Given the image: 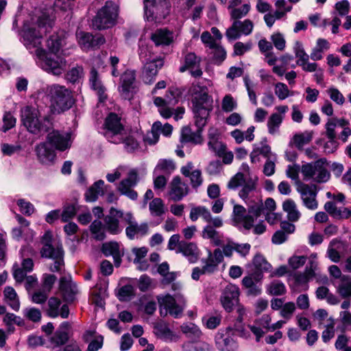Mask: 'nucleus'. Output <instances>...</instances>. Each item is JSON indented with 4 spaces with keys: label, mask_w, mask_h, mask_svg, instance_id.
<instances>
[{
    "label": "nucleus",
    "mask_w": 351,
    "mask_h": 351,
    "mask_svg": "<svg viewBox=\"0 0 351 351\" xmlns=\"http://www.w3.org/2000/svg\"><path fill=\"white\" fill-rule=\"evenodd\" d=\"M346 123V122L345 119H329L325 125L326 136H327V138L328 139H336V128L339 126H343L344 124Z\"/></svg>",
    "instance_id": "ea45409f"
},
{
    "label": "nucleus",
    "mask_w": 351,
    "mask_h": 351,
    "mask_svg": "<svg viewBox=\"0 0 351 351\" xmlns=\"http://www.w3.org/2000/svg\"><path fill=\"white\" fill-rule=\"evenodd\" d=\"M337 291L343 298L351 297V278L347 276H342Z\"/></svg>",
    "instance_id": "de8ad7c7"
},
{
    "label": "nucleus",
    "mask_w": 351,
    "mask_h": 351,
    "mask_svg": "<svg viewBox=\"0 0 351 351\" xmlns=\"http://www.w3.org/2000/svg\"><path fill=\"white\" fill-rule=\"evenodd\" d=\"M38 160L45 165H52L56 159L55 151L49 147L47 142L40 143L35 147Z\"/></svg>",
    "instance_id": "aec40b11"
},
{
    "label": "nucleus",
    "mask_w": 351,
    "mask_h": 351,
    "mask_svg": "<svg viewBox=\"0 0 351 351\" xmlns=\"http://www.w3.org/2000/svg\"><path fill=\"white\" fill-rule=\"evenodd\" d=\"M208 146L210 150L218 156H221L226 152V145L219 141V138L208 141Z\"/></svg>",
    "instance_id": "338daca9"
},
{
    "label": "nucleus",
    "mask_w": 351,
    "mask_h": 351,
    "mask_svg": "<svg viewBox=\"0 0 351 351\" xmlns=\"http://www.w3.org/2000/svg\"><path fill=\"white\" fill-rule=\"evenodd\" d=\"M163 64L162 59H156L146 62L143 70V80L144 82L148 84L153 83L158 70L162 67Z\"/></svg>",
    "instance_id": "5701e85b"
},
{
    "label": "nucleus",
    "mask_w": 351,
    "mask_h": 351,
    "mask_svg": "<svg viewBox=\"0 0 351 351\" xmlns=\"http://www.w3.org/2000/svg\"><path fill=\"white\" fill-rule=\"evenodd\" d=\"M194 166L192 162H189L181 168V173L185 177L189 178L192 187L197 189L203 183L202 172L199 169H193Z\"/></svg>",
    "instance_id": "a878e982"
},
{
    "label": "nucleus",
    "mask_w": 351,
    "mask_h": 351,
    "mask_svg": "<svg viewBox=\"0 0 351 351\" xmlns=\"http://www.w3.org/2000/svg\"><path fill=\"white\" fill-rule=\"evenodd\" d=\"M237 108L236 99L230 94L226 95L221 101V109L225 112H231Z\"/></svg>",
    "instance_id": "e2e57ef3"
},
{
    "label": "nucleus",
    "mask_w": 351,
    "mask_h": 351,
    "mask_svg": "<svg viewBox=\"0 0 351 351\" xmlns=\"http://www.w3.org/2000/svg\"><path fill=\"white\" fill-rule=\"evenodd\" d=\"M239 296V289L237 285L228 284L225 287L221 296V302L226 311H232L234 306L238 303Z\"/></svg>",
    "instance_id": "dca6fc26"
},
{
    "label": "nucleus",
    "mask_w": 351,
    "mask_h": 351,
    "mask_svg": "<svg viewBox=\"0 0 351 351\" xmlns=\"http://www.w3.org/2000/svg\"><path fill=\"white\" fill-rule=\"evenodd\" d=\"M89 81L91 88L97 91L99 101H104L107 97L105 93L106 88L103 86L101 81L99 78L98 73L94 68L90 71Z\"/></svg>",
    "instance_id": "72a5a7b5"
},
{
    "label": "nucleus",
    "mask_w": 351,
    "mask_h": 351,
    "mask_svg": "<svg viewBox=\"0 0 351 351\" xmlns=\"http://www.w3.org/2000/svg\"><path fill=\"white\" fill-rule=\"evenodd\" d=\"M149 210L152 217H160L165 214L167 208L162 199L155 197L149 202Z\"/></svg>",
    "instance_id": "79ce46f5"
},
{
    "label": "nucleus",
    "mask_w": 351,
    "mask_h": 351,
    "mask_svg": "<svg viewBox=\"0 0 351 351\" xmlns=\"http://www.w3.org/2000/svg\"><path fill=\"white\" fill-rule=\"evenodd\" d=\"M54 16L51 8L36 10L32 15L24 21L21 30L23 43L30 52L35 51L38 65L48 73L61 75L66 69V62L58 53H47L40 47L43 34L52 27Z\"/></svg>",
    "instance_id": "f257e3e1"
},
{
    "label": "nucleus",
    "mask_w": 351,
    "mask_h": 351,
    "mask_svg": "<svg viewBox=\"0 0 351 351\" xmlns=\"http://www.w3.org/2000/svg\"><path fill=\"white\" fill-rule=\"evenodd\" d=\"M104 182L102 180H99L95 182L91 186H90V188L86 192V200L90 202H95L98 199L99 195H104Z\"/></svg>",
    "instance_id": "e433bc0d"
},
{
    "label": "nucleus",
    "mask_w": 351,
    "mask_h": 351,
    "mask_svg": "<svg viewBox=\"0 0 351 351\" xmlns=\"http://www.w3.org/2000/svg\"><path fill=\"white\" fill-rule=\"evenodd\" d=\"M74 1L75 0H55L53 3L55 10L69 13L73 10Z\"/></svg>",
    "instance_id": "680f3d73"
},
{
    "label": "nucleus",
    "mask_w": 351,
    "mask_h": 351,
    "mask_svg": "<svg viewBox=\"0 0 351 351\" xmlns=\"http://www.w3.org/2000/svg\"><path fill=\"white\" fill-rule=\"evenodd\" d=\"M175 169L176 165L173 160L170 159H160L154 169V173H156L158 171L171 173Z\"/></svg>",
    "instance_id": "bf43d9fd"
},
{
    "label": "nucleus",
    "mask_w": 351,
    "mask_h": 351,
    "mask_svg": "<svg viewBox=\"0 0 351 351\" xmlns=\"http://www.w3.org/2000/svg\"><path fill=\"white\" fill-rule=\"evenodd\" d=\"M293 51L295 57L298 58L296 62L297 64L299 65L301 62L309 60V55H308L303 47V45L300 41H296L294 44Z\"/></svg>",
    "instance_id": "69168bd1"
},
{
    "label": "nucleus",
    "mask_w": 351,
    "mask_h": 351,
    "mask_svg": "<svg viewBox=\"0 0 351 351\" xmlns=\"http://www.w3.org/2000/svg\"><path fill=\"white\" fill-rule=\"evenodd\" d=\"M286 291L285 285L279 280H274L267 286V292L272 295H282Z\"/></svg>",
    "instance_id": "5fc2aeb1"
},
{
    "label": "nucleus",
    "mask_w": 351,
    "mask_h": 351,
    "mask_svg": "<svg viewBox=\"0 0 351 351\" xmlns=\"http://www.w3.org/2000/svg\"><path fill=\"white\" fill-rule=\"evenodd\" d=\"M183 351H214L211 346L202 341H189L182 346Z\"/></svg>",
    "instance_id": "37998d69"
},
{
    "label": "nucleus",
    "mask_w": 351,
    "mask_h": 351,
    "mask_svg": "<svg viewBox=\"0 0 351 351\" xmlns=\"http://www.w3.org/2000/svg\"><path fill=\"white\" fill-rule=\"evenodd\" d=\"M47 305L48 308L47 310V313L50 317L55 318L60 315L61 317L65 319L69 317V306L66 304H63L60 309V306L61 305V301L60 299L51 297L49 299Z\"/></svg>",
    "instance_id": "4be33fe9"
},
{
    "label": "nucleus",
    "mask_w": 351,
    "mask_h": 351,
    "mask_svg": "<svg viewBox=\"0 0 351 351\" xmlns=\"http://www.w3.org/2000/svg\"><path fill=\"white\" fill-rule=\"evenodd\" d=\"M318 269L317 254H312L308 258V262L304 273L311 280L316 276Z\"/></svg>",
    "instance_id": "8fccbe9b"
},
{
    "label": "nucleus",
    "mask_w": 351,
    "mask_h": 351,
    "mask_svg": "<svg viewBox=\"0 0 351 351\" xmlns=\"http://www.w3.org/2000/svg\"><path fill=\"white\" fill-rule=\"evenodd\" d=\"M248 215H251L255 219L265 214V207L261 197L248 204Z\"/></svg>",
    "instance_id": "49530a36"
},
{
    "label": "nucleus",
    "mask_w": 351,
    "mask_h": 351,
    "mask_svg": "<svg viewBox=\"0 0 351 351\" xmlns=\"http://www.w3.org/2000/svg\"><path fill=\"white\" fill-rule=\"evenodd\" d=\"M64 45V40L62 34L51 35L47 40V53H59L60 49Z\"/></svg>",
    "instance_id": "a19ab883"
},
{
    "label": "nucleus",
    "mask_w": 351,
    "mask_h": 351,
    "mask_svg": "<svg viewBox=\"0 0 351 351\" xmlns=\"http://www.w3.org/2000/svg\"><path fill=\"white\" fill-rule=\"evenodd\" d=\"M201 62V58L194 52H186L183 55L182 64L180 66L179 71L184 73L189 71L192 77L195 78L200 77L203 74Z\"/></svg>",
    "instance_id": "9b49d317"
},
{
    "label": "nucleus",
    "mask_w": 351,
    "mask_h": 351,
    "mask_svg": "<svg viewBox=\"0 0 351 351\" xmlns=\"http://www.w3.org/2000/svg\"><path fill=\"white\" fill-rule=\"evenodd\" d=\"M3 294L9 306L13 310L18 311L20 308V302L15 290L11 287H6L4 289Z\"/></svg>",
    "instance_id": "a18cd8bd"
},
{
    "label": "nucleus",
    "mask_w": 351,
    "mask_h": 351,
    "mask_svg": "<svg viewBox=\"0 0 351 351\" xmlns=\"http://www.w3.org/2000/svg\"><path fill=\"white\" fill-rule=\"evenodd\" d=\"M101 251L106 256H112L117 266L120 265L121 253L118 243L113 241L104 243L102 245Z\"/></svg>",
    "instance_id": "f704fd0d"
},
{
    "label": "nucleus",
    "mask_w": 351,
    "mask_h": 351,
    "mask_svg": "<svg viewBox=\"0 0 351 351\" xmlns=\"http://www.w3.org/2000/svg\"><path fill=\"white\" fill-rule=\"evenodd\" d=\"M178 101V93L177 90L169 88L165 97H156L154 99V104L158 108L160 115L168 119L173 114L171 106L176 105Z\"/></svg>",
    "instance_id": "9d476101"
},
{
    "label": "nucleus",
    "mask_w": 351,
    "mask_h": 351,
    "mask_svg": "<svg viewBox=\"0 0 351 351\" xmlns=\"http://www.w3.org/2000/svg\"><path fill=\"white\" fill-rule=\"evenodd\" d=\"M256 179H248L239 192V197L248 204L261 197Z\"/></svg>",
    "instance_id": "f3484780"
},
{
    "label": "nucleus",
    "mask_w": 351,
    "mask_h": 351,
    "mask_svg": "<svg viewBox=\"0 0 351 351\" xmlns=\"http://www.w3.org/2000/svg\"><path fill=\"white\" fill-rule=\"evenodd\" d=\"M148 232L149 226L147 223L138 224L136 221L125 228L126 236L130 240H133L136 235L145 236Z\"/></svg>",
    "instance_id": "c9c22d12"
},
{
    "label": "nucleus",
    "mask_w": 351,
    "mask_h": 351,
    "mask_svg": "<svg viewBox=\"0 0 351 351\" xmlns=\"http://www.w3.org/2000/svg\"><path fill=\"white\" fill-rule=\"evenodd\" d=\"M176 252L182 253L191 263H195L199 258V249L197 245L192 242L181 241L180 248Z\"/></svg>",
    "instance_id": "c756f323"
},
{
    "label": "nucleus",
    "mask_w": 351,
    "mask_h": 351,
    "mask_svg": "<svg viewBox=\"0 0 351 351\" xmlns=\"http://www.w3.org/2000/svg\"><path fill=\"white\" fill-rule=\"evenodd\" d=\"M162 1L163 3L167 5V1ZM161 3V0H144L145 18L147 21L156 22L158 19H160L158 14Z\"/></svg>",
    "instance_id": "c85d7f7f"
},
{
    "label": "nucleus",
    "mask_w": 351,
    "mask_h": 351,
    "mask_svg": "<svg viewBox=\"0 0 351 351\" xmlns=\"http://www.w3.org/2000/svg\"><path fill=\"white\" fill-rule=\"evenodd\" d=\"M138 182L137 171L135 169H132L129 171L128 177L120 182L118 190L121 194L127 196L132 200H136L138 193L132 188L137 184Z\"/></svg>",
    "instance_id": "2eb2a0df"
},
{
    "label": "nucleus",
    "mask_w": 351,
    "mask_h": 351,
    "mask_svg": "<svg viewBox=\"0 0 351 351\" xmlns=\"http://www.w3.org/2000/svg\"><path fill=\"white\" fill-rule=\"evenodd\" d=\"M106 227L100 221L95 220L90 226V230L94 238L98 241H102L106 237Z\"/></svg>",
    "instance_id": "3c124183"
},
{
    "label": "nucleus",
    "mask_w": 351,
    "mask_h": 351,
    "mask_svg": "<svg viewBox=\"0 0 351 351\" xmlns=\"http://www.w3.org/2000/svg\"><path fill=\"white\" fill-rule=\"evenodd\" d=\"M209 224L206 226L202 230V237L210 239L215 245L221 244V236L214 228H220L223 226V221L219 217H213Z\"/></svg>",
    "instance_id": "a211bd4d"
},
{
    "label": "nucleus",
    "mask_w": 351,
    "mask_h": 351,
    "mask_svg": "<svg viewBox=\"0 0 351 351\" xmlns=\"http://www.w3.org/2000/svg\"><path fill=\"white\" fill-rule=\"evenodd\" d=\"M78 43L83 50L93 49V36L90 33L80 32L77 34Z\"/></svg>",
    "instance_id": "09e8293b"
},
{
    "label": "nucleus",
    "mask_w": 351,
    "mask_h": 351,
    "mask_svg": "<svg viewBox=\"0 0 351 351\" xmlns=\"http://www.w3.org/2000/svg\"><path fill=\"white\" fill-rule=\"evenodd\" d=\"M244 177V173L238 172L233 177L231 178L230 181L227 184V187L231 190H236L239 186H243V185L246 182Z\"/></svg>",
    "instance_id": "774afa93"
},
{
    "label": "nucleus",
    "mask_w": 351,
    "mask_h": 351,
    "mask_svg": "<svg viewBox=\"0 0 351 351\" xmlns=\"http://www.w3.org/2000/svg\"><path fill=\"white\" fill-rule=\"evenodd\" d=\"M181 330L189 338H199L202 335L199 327L193 323L183 324Z\"/></svg>",
    "instance_id": "13d9d810"
},
{
    "label": "nucleus",
    "mask_w": 351,
    "mask_h": 351,
    "mask_svg": "<svg viewBox=\"0 0 351 351\" xmlns=\"http://www.w3.org/2000/svg\"><path fill=\"white\" fill-rule=\"evenodd\" d=\"M282 121V115L277 113H273L269 117L267 121V128L269 133H270L271 134H276L278 132V128L281 125Z\"/></svg>",
    "instance_id": "603ef678"
},
{
    "label": "nucleus",
    "mask_w": 351,
    "mask_h": 351,
    "mask_svg": "<svg viewBox=\"0 0 351 351\" xmlns=\"http://www.w3.org/2000/svg\"><path fill=\"white\" fill-rule=\"evenodd\" d=\"M326 160L321 158L315 162L306 163L301 167V173L304 180H312L317 183L326 182L330 177L326 167Z\"/></svg>",
    "instance_id": "423d86ee"
},
{
    "label": "nucleus",
    "mask_w": 351,
    "mask_h": 351,
    "mask_svg": "<svg viewBox=\"0 0 351 351\" xmlns=\"http://www.w3.org/2000/svg\"><path fill=\"white\" fill-rule=\"evenodd\" d=\"M21 256L23 259L21 263V268L27 272H30L34 268V262L32 257L35 255L36 252L33 248L29 245L23 246L21 251Z\"/></svg>",
    "instance_id": "473e14b6"
},
{
    "label": "nucleus",
    "mask_w": 351,
    "mask_h": 351,
    "mask_svg": "<svg viewBox=\"0 0 351 351\" xmlns=\"http://www.w3.org/2000/svg\"><path fill=\"white\" fill-rule=\"evenodd\" d=\"M208 252V258L202 259V262L204 264V271H207L208 274H211L217 270L219 264L223 259V255L219 248L215 249L213 252H211L210 250Z\"/></svg>",
    "instance_id": "bb28decb"
},
{
    "label": "nucleus",
    "mask_w": 351,
    "mask_h": 351,
    "mask_svg": "<svg viewBox=\"0 0 351 351\" xmlns=\"http://www.w3.org/2000/svg\"><path fill=\"white\" fill-rule=\"evenodd\" d=\"M160 128L161 123L160 121H156L153 124L151 131L147 132L145 138V141L148 144L154 145L158 142Z\"/></svg>",
    "instance_id": "4d7b16f0"
},
{
    "label": "nucleus",
    "mask_w": 351,
    "mask_h": 351,
    "mask_svg": "<svg viewBox=\"0 0 351 351\" xmlns=\"http://www.w3.org/2000/svg\"><path fill=\"white\" fill-rule=\"evenodd\" d=\"M77 207L75 204H66L62 207V210H60L61 221L62 222H67L73 219L77 213Z\"/></svg>",
    "instance_id": "864d4df0"
},
{
    "label": "nucleus",
    "mask_w": 351,
    "mask_h": 351,
    "mask_svg": "<svg viewBox=\"0 0 351 351\" xmlns=\"http://www.w3.org/2000/svg\"><path fill=\"white\" fill-rule=\"evenodd\" d=\"M172 34L167 29H157L152 35V40L156 45H169L172 42Z\"/></svg>",
    "instance_id": "58836bf2"
},
{
    "label": "nucleus",
    "mask_w": 351,
    "mask_h": 351,
    "mask_svg": "<svg viewBox=\"0 0 351 351\" xmlns=\"http://www.w3.org/2000/svg\"><path fill=\"white\" fill-rule=\"evenodd\" d=\"M45 93L54 113L60 114L68 110L74 104L71 91L64 86L58 84L48 85Z\"/></svg>",
    "instance_id": "7ed1b4c3"
},
{
    "label": "nucleus",
    "mask_w": 351,
    "mask_h": 351,
    "mask_svg": "<svg viewBox=\"0 0 351 351\" xmlns=\"http://www.w3.org/2000/svg\"><path fill=\"white\" fill-rule=\"evenodd\" d=\"M59 289L62 292L64 298L69 302L73 301L75 295L77 293V287L72 282L70 275H64L60 278Z\"/></svg>",
    "instance_id": "393cba45"
},
{
    "label": "nucleus",
    "mask_w": 351,
    "mask_h": 351,
    "mask_svg": "<svg viewBox=\"0 0 351 351\" xmlns=\"http://www.w3.org/2000/svg\"><path fill=\"white\" fill-rule=\"evenodd\" d=\"M40 254L43 257L45 258H57L62 256V250L60 247L54 248L51 244L45 245L40 250Z\"/></svg>",
    "instance_id": "052dcab7"
},
{
    "label": "nucleus",
    "mask_w": 351,
    "mask_h": 351,
    "mask_svg": "<svg viewBox=\"0 0 351 351\" xmlns=\"http://www.w3.org/2000/svg\"><path fill=\"white\" fill-rule=\"evenodd\" d=\"M189 92L192 96V108L196 126L204 127L213 110V98L206 86L193 84Z\"/></svg>",
    "instance_id": "f03ea898"
},
{
    "label": "nucleus",
    "mask_w": 351,
    "mask_h": 351,
    "mask_svg": "<svg viewBox=\"0 0 351 351\" xmlns=\"http://www.w3.org/2000/svg\"><path fill=\"white\" fill-rule=\"evenodd\" d=\"M313 136V132L312 131L296 133L291 139L289 145L290 147L295 146L299 150H302L303 147L312 141Z\"/></svg>",
    "instance_id": "2f4dec72"
},
{
    "label": "nucleus",
    "mask_w": 351,
    "mask_h": 351,
    "mask_svg": "<svg viewBox=\"0 0 351 351\" xmlns=\"http://www.w3.org/2000/svg\"><path fill=\"white\" fill-rule=\"evenodd\" d=\"M160 128L161 123L160 121H156L153 124L151 131L147 132L145 138V141L148 144L154 145L158 142Z\"/></svg>",
    "instance_id": "6e6d98bb"
},
{
    "label": "nucleus",
    "mask_w": 351,
    "mask_h": 351,
    "mask_svg": "<svg viewBox=\"0 0 351 351\" xmlns=\"http://www.w3.org/2000/svg\"><path fill=\"white\" fill-rule=\"evenodd\" d=\"M233 221L237 223H241L246 230H250L254 226V217L246 213V209L241 205L234 206L232 212Z\"/></svg>",
    "instance_id": "412c9836"
},
{
    "label": "nucleus",
    "mask_w": 351,
    "mask_h": 351,
    "mask_svg": "<svg viewBox=\"0 0 351 351\" xmlns=\"http://www.w3.org/2000/svg\"><path fill=\"white\" fill-rule=\"evenodd\" d=\"M23 125L27 131L33 134H40L49 132L53 128V123L48 117L40 118L39 110L32 106H25L21 110Z\"/></svg>",
    "instance_id": "20e7f679"
},
{
    "label": "nucleus",
    "mask_w": 351,
    "mask_h": 351,
    "mask_svg": "<svg viewBox=\"0 0 351 351\" xmlns=\"http://www.w3.org/2000/svg\"><path fill=\"white\" fill-rule=\"evenodd\" d=\"M282 209L287 213V219L289 221L296 222L301 217V213L298 209L296 204L291 199H288L283 202Z\"/></svg>",
    "instance_id": "4c0bfd02"
},
{
    "label": "nucleus",
    "mask_w": 351,
    "mask_h": 351,
    "mask_svg": "<svg viewBox=\"0 0 351 351\" xmlns=\"http://www.w3.org/2000/svg\"><path fill=\"white\" fill-rule=\"evenodd\" d=\"M197 131L193 132L189 127H184L182 130L181 141L193 144H201L203 141L202 132L204 127L197 126Z\"/></svg>",
    "instance_id": "7c9ffc66"
},
{
    "label": "nucleus",
    "mask_w": 351,
    "mask_h": 351,
    "mask_svg": "<svg viewBox=\"0 0 351 351\" xmlns=\"http://www.w3.org/2000/svg\"><path fill=\"white\" fill-rule=\"evenodd\" d=\"M121 86L120 91L125 94L126 98L127 95L132 88V84L135 80V73L133 71H126L121 76Z\"/></svg>",
    "instance_id": "c03bdc74"
},
{
    "label": "nucleus",
    "mask_w": 351,
    "mask_h": 351,
    "mask_svg": "<svg viewBox=\"0 0 351 351\" xmlns=\"http://www.w3.org/2000/svg\"><path fill=\"white\" fill-rule=\"evenodd\" d=\"M104 125V136L108 141L115 144L121 143L125 132L121 118L115 113H110L106 117Z\"/></svg>",
    "instance_id": "1a4fd4ad"
},
{
    "label": "nucleus",
    "mask_w": 351,
    "mask_h": 351,
    "mask_svg": "<svg viewBox=\"0 0 351 351\" xmlns=\"http://www.w3.org/2000/svg\"><path fill=\"white\" fill-rule=\"evenodd\" d=\"M253 27V23L249 19H245L243 21L236 20L227 29L226 36L230 40H236L239 38L242 34L245 36L250 34Z\"/></svg>",
    "instance_id": "4468645a"
},
{
    "label": "nucleus",
    "mask_w": 351,
    "mask_h": 351,
    "mask_svg": "<svg viewBox=\"0 0 351 351\" xmlns=\"http://www.w3.org/2000/svg\"><path fill=\"white\" fill-rule=\"evenodd\" d=\"M47 143L53 147L56 150L64 152L70 149L72 145L71 134L69 132H60L53 130L47 132Z\"/></svg>",
    "instance_id": "f8f14e48"
},
{
    "label": "nucleus",
    "mask_w": 351,
    "mask_h": 351,
    "mask_svg": "<svg viewBox=\"0 0 351 351\" xmlns=\"http://www.w3.org/2000/svg\"><path fill=\"white\" fill-rule=\"evenodd\" d=\"M157 300L161 316L165 317L169 313L172 317L178 318L182 315L185 300L181 293H178L174 296L170 294L158 295Z\"/></svg>",
    "instance_id": "39448f33"
},
{
    "label": "nucleus",
    "mask_w": 351,
    "mask_h": 351,
    "mask_svg": "<svg viewBox=\"0 0 351 351\" xmlns=\"http://www.w3.org/2000/svg\"><path fill=\"white\" fill-rule=\"evenodd\" d=\"M123 215V211L112 207L109 210V214L104 218L106 229L112 234H119L123 228L119 223V219Z\"/></svg>",
    "instance_id": "6ab92c4d"
},
{
    "label": "nucleus",
    "mask_w": 351,
    "mask_h": 351,
    "mask_svg": "<svg viewBox=\"0 0 351 351\" xmlns=\"http://www.w3.org/2000/svg\"><path fill=\"white\" fill-rule=\"evenodd\" d=\"M253 264L256 269L261 272L269 271L271 268V265L266 261L265 257L259 254L254 257Z\"/></svg>",
    "instance_id": "0e129e2a"
},
{
    "label": "nucleus",
    "mask_w": 351,
    "mask_h": 351,
    "mask_svg": "<svg viewBox=\"0 0 351 351\" xmlns=\"http://www.w3.org/2000/svg\"><path fill=\"white\" fill-rule=\"evenodd\" d=\"M297 191L300 195L303 205L309 210H316L318 202L316 199L317 191L315 186L300 183Z\"/></svg>",
    "instance_id": "ddd939ff"
},
{
    "label": "nucleus",
    "mask_w": 351,
    "mask_h": 351,
    "mask_svg": "<svg viewBox=\"0 0 351 351\" xmlns=\"http://www.w3.org/2000/svg\"><path fill=\"white\" fill-rule=\"evenodd\" d=\"M189 190L188 185L179 176H176L171 182L170 197L175 202L180 201L189 193Z\"/></svg>",
    "instance_id": "b1692460"
},
{
    "label": "nucleus",
    "mask_w": 351,
    "mask_h": 351,
    "mask_svg": "<svg viewBox=\"0 0 351 351\" xmlns=\"http://www.w3.org/2000/svg\"><path fill=\"white\" fill-rule=\"evenodd\" d=\"M236 332L240 336L245 337L243 329L239 326H235L234 329L228 327L225 330L219 332L215 336V344L217 349L220 351H236L238 345L232 337Z\"/></svg>",
    "instance_id": "6e6552de"
},
{
    "label": "nucleus",
    "mask_w": 351,
    "mask_h": 351,
    "mask_svg": "<svg viewBox=\"0 0 351 351\" xmlns=\"http://www.w3.org/2000/svg\"><path fill=\"white\" fill-rule=\"evenodd\" d=\"M117 16V5L112 1H107L93 19L92 25L99 30L111 27L115 25Z\"/></svg>",
    "instance_id": "0eeeda50"
},
{
    "label": "nucleus",
    "mask_w": 351,
    "mask_h": 351,
    "mask_svg": "<svg viewBox=\"0 0 351 351\" xmlns=\"http://www.w3.org/2000/svg\"><path fill=\"white\" fill-rule=\"evenodd\" d=\"M154 332L158 338L165 341H176L178 339V336L163 321L154 324Z\"/></svg>",
    "instance_id": "cd10ccee"
}]
</instances>
